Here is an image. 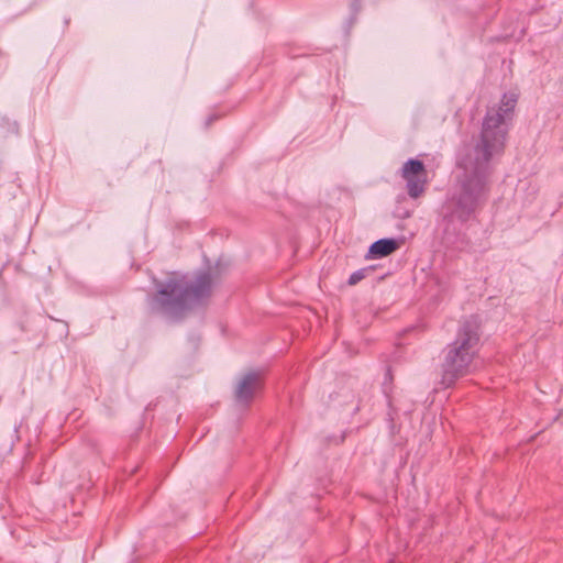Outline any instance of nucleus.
<instances>
[{
    "instance_id": "6",
    "label": "nucleus",
    "mask_w": 563,
    "mask_h": 563,
    "mask_svg": "<svg viewBox=\"0 0 563 563\" xmlns=\"http://www.w3.org/2000/svg\"><path fill=\"white\" fill-rule=\"evenodd\" d=\"M398 249V243L395 239H380L375 241L368 250L367 257L380 258L385 257Z\"/></svg>"
},
{
    "instance_id": "2",
    "label": "nucleus",
    "mask_w": 563,
    "mask_h": 563,
    "mask_svg": "<svg viewBox=\"0 0 563 563\" xmlns=\"http://www.w3.org/2000/svg\"><path fill=\"white\" fill-rule=\"evenodd\" d=\"M156 292L148 298V306L155 313L178 320L194 305L211 295L213 279L209 272H200L194 280L187 275L173 272L163 282H156Z\"/></svg>"
},
{
    "instance_id": "5",
    "label": "nucleus",
    "mask_w": 563,
    "mask_h": 563,
    "mask_svg": "<svg viewBox=\"0 0 563 563\" xmlns=\"http://www.w3.org/2000/svg\"><path fill=\"white\" fill-rule=\"evenodd\" d=\"M261 374L258 372H249L239 382L235 389V399L243 405L249 404L256 390L261 388Z\"/></svg>"
},
{
    "instance_id": "8",
    "label": "nucleus",
    "mask_w": 563,
    "mask_h": 563,
    "mask_svg": "<svg viewBox=\"0 0 563 563\" xmlns=\"http://www.w3.org/2000/svg\"><path fill=\"white\" fill-rule=\"evenodd\" d=\"M213 120V118H209V120L207 121V126L210 124V122Z\"/></svg>"
},
{
    "instance_id": "4",
    "label": "nucleus",
    "mask_w": 563,
    "mask_h": 563,
    "mask_svg": "<svg viewBox=\"0 0 563 563\" xmlns=\"http://www.w3.org/2000/svg\"><path fill=\"white\" fill-rule=\"evenodd\" d=\"M401 177L406 180L407 192L411 198L416 199L423 194L427 185V170L421 161L408 159L402 165Z\"/></svg>"
},
{
    "instance_id": "3",
    "label": "nucleus",
    "mask_w": 563,
    "mask_h": 563,
    "mask_svg": "<svg viewBox=\"0 0 563 563\" xmlns=\"http://www.w3.org/2000/svg\"><path fill=\"white\" fill-rule=\"evenodd\" d=\"M479 323L476 317L465 319L454 341L445 349L440 384L451 387L460 377L471 372V365L479 351Z\"/></svg>"
},
{
    "instance_id": "7",
    "label": "nucleus",
    "mask_w": 563,
    "mask_h": 563,
    "mask_svg": "<svg viewBox=\"0 0 563 563\" xmlns=\"http://www.w3.org/2000/svg\"><path fill=\"white\" fill-rule=\"evenodd\" d=\"M366 275V269H357L354 273H352L349 277V285H356L358 282H361Z\"/></svg>"
},
{
    "instance_id": "1",
    "label": "nucleus",
    "mask_w": 563,
    "mask_h": 563,
    "mask_svg": "<svg viewBox=\"0 0 563 563\" xmlns=\"http://www.w3.org/2000/svg\"><path fill=\"white\" fill-rule=\"evenodd\" d=\"M516 103L515 93H505L498 108L487 110L475 146L459 154L457 165L463 169V175L459 192L445 203V218L466 222L486 199L492 174L490 161L504 152L508 134L507 120L510 119Z\"/></svg>"
}]
</instances>
